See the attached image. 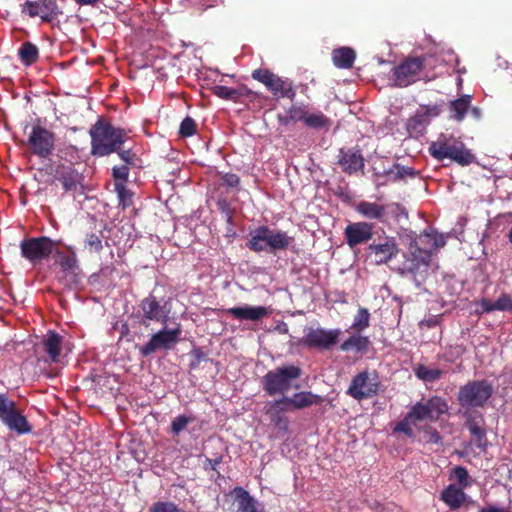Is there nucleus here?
<instances>
[{"mask_svg":"<svg viewBox=\"0 0 512 512\" xmlns=\"http://www.w3.org/2000/svg\"><path fill=\"white\" fill-rule=\"evenodd\" d=\"M439 324V318L436 316H432L428 319H424L420 322V327L432 328Z\"/></svg>","mask_w":512,"mask_h":512,"instance_id":"56","label":"nucleus"},{"mask_svg":"<svg viewBox=\"0 0 512 512\" xmlns=\"http://www.w3.org/2000/svg\"><path fill=\"white\" fill-rule=\"evenodd\" d=\"M226 314L232 316L234 319L243 321L257 322L269 315V310L264 306H249L232 307L226 309Z\"/></svg>","mask_w":512,"mask_h":512,"instance_id":"22","label":"nucleus"},{"mask_svg":"<svg viewBox=\"0 0 512 512\" xmlns=\"http://www.w3.org/2000/svg\"><path fill=\"white\" fill-rule=\"evenodd\" d=\"M55 179L61 183L65 192H78L83 189L84 177L72 164L57 166Z\"/></svg>","mask_w":512,"mask_h":512,"instance_id":"17","label":"nucleus"},{"mask_svg":"<svg viewBox=\"0 0 512 512\" xmlns=\"http://www.w3.org/2000/svg\"><path fill=\"white\" fill-rule=\"evenodd\" d=\"M447 410L446 401L440 397H432L426 402H417L409 409L406 416L395 425L393 432L403 433L408 438H414L412 426L417 427L418 423L424 420L437 421Z\"/></svg>","mask_w":512,"mask_h":512,"instance_id":"1","label":"nucleus"},{"mask_svg":"<svg viewBox=\"0 0 512 512\" xmlns=\"http://www.w3.org/2000/svg\"><path fill=\"white\" fill-rule=\"evenodd\" d=\"M114 153H117L120 159L124 161V165L129 167L136 165V161L138 160L137 155L130 148L123 149V146H121L118 151H115Z\"/></svg>","mask_w":512,"mask_h":512,"instance_id":"49","label":"nucleus"},{"mask_svg":"<svg viewBox=\"0 0 512 512\" xmlns=\"http://www.w3.org/2000/svg\"><path fill=\"white\" fill-rule=\"evenodd\" d=\"M45 7L40 2L26 1L23 6V12L27 13L31 17L41 16L44 20H48L43 15Z\"/></svg>","mask_w":512,"mask_h":512,"instance_id":"47","label":"nucleus"},{"mask_svg":"<svg viewBox=\"0 0 512 512\" xmlns=\"http://www.w3.org/2000/svg\"><path fill=\"white\" fill-rule=\"evenodd\" d=\"M304 124L316 130L328 131L331 127L332 121L329 117L324 115L322 112L308 113L306 114Z\"/></svg>","mask_w":512,"mask_h":512,"instance_id":"35","label":"nucleus"},{"mask_svg":"<svg viewBox=\"0 0 512 512\" xmlns=\"http://www.w3.org/2000/svg\"><path fill=\"white\" fill-rule=\"evenodd\" d=\"M368 257L377 265L387 264L399 253L395 237L383 236L375 239L367 247Z\"/></svg>","mask_w":512,"mask_h":512,"instance_id":"13","label":"nucleus"},{"mask_svg":"<svg viewBox=\"0 0 512 512\" xmlns=\"http://www.w3.org/2000/svg\"><path fill=\"white\" fill-rule=\"evenodd\" d=\"M471 101L472 97L470 95H463L460 98L451 101L449 106L452 113L451 117L457 122H461L471 108Z\"/></svg>","mask_w":512,"mask_h":512,"instance_id":"34","label":"nucleus"},{"mask_svg":"<svg viewBox=\"0 0 512 512\" xmlns=\"http://www.w3.org/2000/svg\"><path fill=\"white\" fill-rule=\"evenodd\" d=\"M283 402L288 405L290 411L301 410L313 405H321L324 398L320 395L314 394L311 391H301L295 393L293 396H283Z\"/></svg>","mask_w":512,"mask_h":512,"instance_id":"21","label":"nucleus"},{"mask_svg":"<svg viewBox=\"0 0 512 512\" xmlns=\"http://www.w3.org/2000/svg\"><path fill=\"white\" fill-rule=\"evenodd\" d=\"M346 243L350 248L367 243L373 236V224L369 222H354L344 230Z\"/></svg>","mask_w":512,"mask_h":512,"instance_id":"18","label":"nucleus"},{"mask_svg":"<svg viewBox=\"0 0 512 512\" xmlns=\"http://www.w3.org/2000/svg\"><path fill=\"white\" fill-rule=\"evenodd\" d=\"M277 119L281 125L288 126L290 123L294 122L293 119H290V114L286 112V114H278Z\"/></svg>","mask_w":512,"mask_h":512,"instance_id":"58","label":"nucleus"},{"mask_svg":"<svg viewBox=\"0 0 512 512\" xmlns=\"http://www.w3.org/2000/svg\"><path fill=\"white\" fill-rule=\"evenodd\" d=\"M267 88L276 96L282 98L293 99L296 95V92L292 86V83L286 82L282 80L278 75H275L273 80H271L270 84Z\"/></svg>","mask_w":512,"mask_h":512,"instance_id":"33","label":"nucleus"},{"mask_svg":"<svg viewBox=\"0 0 512 512\" xmlns=\"http://www.w3.org/2000/svg\"><path fill=\"white\" fill-rule=\"evenodd\" d=\"M223 183L228 187H238L240 184V178L234 173H226L222 177Z\"/></svg>","mask_w":512,"mask_h":512,"instance_id":"54","label":"nucleus"},{"mask_svg":"<svg viewBox=\"0 0 512 512\" xmlns=\"http://www.w3.org/2000/svg\"><path fill=\"white\" fill-rule=\"evenodd\" d=\"M380 387L378 373L375 370H364L352 378L346 393L355 400L361 401L376 396Z\"/></svg>","mask_w":512,"mask_h":512,"instance_id":"8","label":"nucleus"},{"mask_svg":"<svg viewBox=\"0 0 512 512\" xmlns=\"http://www.w3.org/2000/svg\"><path fill=\"white\" fill-rule=\"evenodd\" d=\"M369 345V337L362 336L360 333L355 332L340 345V350L343 352H365L368 349Z\"/></svg>","mask_w":512,"mask_h":512,"instance_id":"32","label":"nucleus"},{"mask_svg":"<svg viewBox=\"0 0 512 512\" xmlns=\"http://www.w3.org/2000/svg\"><path fill=\"white\" fill-rule=\"evenodd\" d=\"M235 493L238 502L237 512H258L257 502L255 499L243 488H235Z\"/></svg>","mask_w":512,"mask_h":512,"instance_id":"36","label":"nucleus"},{"mask_svg":"<svg viewBox=\"0 0 512 512\" xmlns=\"http://www.w3.org/2000/svg\"><path fill=\"white\" fill-rule=\"evenodd\" d=\"M445 244V237L437 232H424L413 239V249L415 251L420 248L425 249L430 257L434 250L445 246Z\"/></svg>","mask_w":512,"mask_h":512,"instance_id":"23","label":"nucleus"},{"mask_svg":"<svg viewBox=\"0 0 512 512\" xmlns=\"http://www.w3.org/2000/svg\"><path fill=\"white\" fill-rule=\"evenodd\" d=\"M338 165L343 172L352 175L358 171H363L365 160L360 150L342 148L339 150Z\"/></svg>","mask_w":512,"mask_h":512,"instance_id":"20","label":"nucleus"},{"mask_svg":"<svg viewBox=\"0 0 512 512\" xmlns=\"http://www.w3.org/2000/svg\"><path fill=\"white\" fill-rule=\"evenodd\" d=\"M62 341V336L52 330L48 331L43 340L44 351L52 362H57L59 359Z\"/></svg>","mask_w":512,"mask_h":512,"instance_id":"28","label":"nucleus"},{"mask_svg":"<svg viewBox=\"0 0 512 512\" xmlns=\"http://www.w3.org/2000/svg\"><path fill=\"white\" fill-rule=\"evenodd\" d=\"M149 512H185L172 501H156L149 507Z\"/></svg>","mask_w":512,"mask_h":512,"instance_id":"42","label":"nucleus"},{"mask_svg":"<svg viewBox=\"0 0 512 512\" xmlns=\"http://www.w3.org/2000/svg\"><path fill=\"white\" fill-rule=\"evenodd\" d=\"M59 256L60 275L59 282L66 288L72 289L79 285L82 280V271L78 264L75 253L70 255L57 252Z\"/></svg>","mask_w":512,"mask_h":512,"instance_id":"14","label":"nucleus"},{"mask_svg":"<svg viewBox=\"0 0 512 512\" xmlns=\"http://www.w3.org/2000/svg\"><path fill=\"white\" fill-rule=\"evenodd\" d=\"M84 248L89 253L99 254L103 249L101 237L95 233L87 234L84 240Z\"/></svg>","mask_w":512,"mask_h":512,"instance_id":"41","label":"nucleus"},{"mask_svg":"<svg viewBox=\"0 0 512 512\" xmlns=\"http://www.w3.org/2000/svg\"><path fill=\"white\" fill-rule=\"evenodd\" d=\"M0 420L11 431L19 435L28 434L32 426L27 418L17 409L16 403L6 394H0Z\"/></svg>","mask_w":512,"mask_h":512,"instance_id":"9","label":"nucleus"},{"mask_svg":"<svg viewBox=\"0 0 512 512\" xmlns=\"http://www.w3.org/2000/svg\"><path fill=\"white\" fill-rule=\"evenodd\" d=\"M54 134L43 126L35 125L32 127L28 137V145L33 154L41 158H47L54 149Z\"/></svg>","mask_w":512,"mask_h":512,"instance_id":"15","label":"nucleus"},{"mask_svg":"<svg viewBox=\"0 0 512 512\" xmlns=\"http://www.w3.org/2000/svg\"><path fill=\"white\" fill-rule=\"evenodd\" d=\"M197 124L195 120L189 116L185 117L179 127V134L183 138H188L196 133Z\"/></svg>","mask_w":512,"mask_h":512,"instance_id":"45","label":"nucleus"},{"mask_svg":"<svg viewBox=\"0 0 512 512\" xmlns=\"http://www.w3.org/2000/svg\"><path fill=\"white\" fill-rule=\"evenodd\" d=\"M110 275H111V266H105L100 269L99 273L92 275L91 279H95L99 276L108 277Z\"/></svg>","mask_w":512,"mask_h":512,"instance_id":"59","label":"nucleus"},{"mask_svg":"<svg viewBox=\"0 0 512 512\" xmlns=\"http://www.w3.org/2000/svg\"><path fill=\"white\" fill-rule=\"evenodd\" d=\"M301 369L296 365L280 366L267 372L262 378L263 390L269 396L285 394L293 387L292 382L301 376Z\"/></svg>","mask_w":512,"mask_h":512,"instance_id":"4","label":"nucleus"},{"mask_svg":"<svg viewBox=\"0 0 512 512\" xmlns=\"http://www.w3.org/2000/svg\"><path fill=\"white\" fill-rule=\"evenodd\" d=\"M287 112L290 114V119H293L294 122L297 121H303L305 120L307 111L302 106L298 105H291V107L287 110Z\"/></svg>","mask_w":512,"mask_h":512,"instance_id":"51","label":"nucleus"},{"mask_svg":"<svg viewBox=\"0 0 512 512\" xmlns=\"http://www.w3.org/2000/svg\"><path fill=\"white\" fill-rule=\"evenodd\" d=\"M423 432V438L426 443L439 444L442 442V437L439 432L430 425L421 426L418 428Z\"/></svg>","mask_w":512,"mask_h":512,"instance_id":"46","label":"nucleus"},{"mask_svg":"<svg viewBox=\"0 0 512 512\" xmlns=\"http://www.w3.org/2000/svg\"><path fill=\"white\" fill-rule=\"evenodd\" d=\"M112 176L115 182L126 183L129 176V166L122 165L113 167Z\"/></svg>","mask_w":512,"mask_h":512,"instance_id":"50","label":"nucleus"},{"mask_svg":"<svg viewBox=\"0 0 512 512\" xmlns=\"http://www.w3.org/2000/svg\"><path fill=\"white\" fill-rule=\"evenodd\" d=\"M508 239H509V242L512 244V227L509 230Z\"/></svg>","mask_w":512,"mask_h":512,"instance_id":"62","label":"nucleus"},{"mask_svg":"<svg viewBox=\"0 0 512 512\" xmlns=\"http://www.w3.org/2000/svg\"><path fill=\"white\" fill-rule=\"evenodd\" d=\"M294 238L281 230L270 229L262 225L250 232V238L246 243L248 249L260 253L263 251L286 250Z\"/></svg>","mask_w":512,"mask_h":512,"instance_id":"3","label":"nucleus"},{"mask_svg":"<svg viewBox=\"0 0 512 512\" xmlns=\"http://www.w3.org/2000/svg\"><path fill=\"white\" fill-rule=\"evenodd\" d=\"M429 122L430 110L426 108L423 111H418L415 115L409 118L407 122V130L410 135H422Z\"/></svg>","mask_w":512,"mask_h":512,"instance_id":"31","label":"nucleus"},{"mask_svg":"<svg viewBox=\"0 0 512 512\" xmlns=\"http://www.w3.org/2000/svg\"><path fill=\"white\" fill-rule=\"evenodd\" d=\"M222 462V456L216 457L215 459H206L205 468H210L215 471L216 467Z\"/></svg>","mask_w":512,"mask_h":512,"instance_id":"57","label":"nucleus"},{"mask_svg":"<svg viewBox=\"0 0 512 512\" xmlns=\"http://www.w3.org/2000/svg\"><path fill=\"white\" fill-rule=\"evenodd\" d=\"M370 325V312L365 307H359L357 314L354 316L351 329L356 333H361Z\"/></svg>","mask_w":512,"mask_h":512,"instance_id":"39","label":"nucleus"},{"mask_svg":"<svg viewBox=\"0 0 512 512\" xmlns=\"http://www.w3.org/2000/svg\"><path fill=\"white\" fill-rule=\"evenodd\" d=\"M341 330L324 329V328H309L305 336L302 338L301 343L308 347L318 350H330L337 344Z\"/></svg>","mask_w":512,"mask_h":512,"instance_id":"12","label":"nucleus"},{"mask_svg":"<svg viewBox=\"0 0 512 512\" xmlns=\"http://www.w3.org/2000/svg\"><path fill=\"white\" fill-rule=\"evenodd\" d=\"M194 44L192 42H186L184 40H181V47H184V48H189V47H193Z\"/></svg>","mask_w":512,"mask_h":512,"instance_id":"61","label":"nucleus"},{"mask_svg":"<svg viewBox=\"0 0 512 512\" xmlns=\"http://www.w3.org/2000/svg\"><path fill=\"white\" fill-rule=\"evenodd\" d=\"M426 57L409 56L393 68L392 75L397 87H407L415 83L425 67Z\"/></svg>","mask_w":512,"mask_h":512,"instance_id":"11","label":"nucleus"},{"mask_svg":"<svg viewBox=\"0 0 512 512\" xmlns=\"http://www.w3.org/2000/svg\"><path fill=\"white\" fill-rule=\"evenodd\" d=\"M212 93L223 100L237 101L242 95L239 90L223 85L212 87Z\"/></svg>","mask_w":512,"mask_h":512,"instance_id":"40","label":"nucleus"},{"mask_svg":"<svg viewBox=\"0 0 512 512\" xmlns=\"http://www.w3.org/2000/svg\"><path fill=\"white\" fill-rule=\"evenodd\" d=\"M493 387L486 380H474L459 388L457 400L461 407L471 408L483 407L492 396Z\"/></svg>","mask_w":512,"mask_h":512,"instance_id":"7","label":"nucleus"},{"mask_svg":"<svg viewBox=\"0 0 512 512\" xmlns=\"http://www.w3.org/2000/svg\"><path fill=\"white\" fill-rule=\"evenodd\" d=\"M273 72L268 69L259 68L252 72V78L264 84L266 87L270 84L271 80H273L274 76Z\"/></svg>","mask_w":512,"mask_h":512,"instance_id":"48","label":"nucleus"},{"mask_svg":"<svg viewBox=\"0 0 512 512\" xmlns=\"http://www.w3.org/2000/svg\"><path fill=\"white\" fill-rule=\"evenodd\" d=\"M195 420L192 416L179 415L173 419L170 425L171 432L175 435H179L189 423Z\"/></svg>","mask_w":512,"mask_h":512,"instance_id":"44","label":"nucleus"},{"mask_svg":"<svg viewBox=\"0 0 512 512\" xmlns=\"http://www.w3.org/2000/svg\"><path fill=\"white\" fill-rule=\"evenodd\" d=\"M480 309H476L477 314L491 313L493 311L512 312V296L508 293H502L496 301L488 298H482L477 302Z\"/></svg>","mask_w":512,"mask_h":512,"instance_id":"25","label":"nucleus"},{"mask_svg":"<svg viewBox=\"0 0 512 512\" xmlns=\"http://www.w3.org/2000/svg\"><path fill=\"white\" fill-rule=\"evenodd\" d=\"M217 207L221 211V213H223L226 216L227 222L230 223L233 218V211H232L230 204L227 202V200H225V199L218 200Z\"/></svg>","mask_w":512,"mask_h":512,"instance_id":"53","label":"nucleus"},{"mask_svg":"<svg viewBox=\"0 0 512 512\" xmlns=\"http://www.w3.org/2000/svg\"><path fill=\"white\" fill-rule=\"evenodd\" d=\"M451 478L456 480L461 488H467L471 485V479L465 467L456 466L452 470Z\"/></svg>","mask_w":512,"mask_h":512,"instance_id":"43","label":"nucleus"},{"mask_svg":"<svg viewBox=\"0 0 512 512\" xmlns=\"http://www.w3.org/2000/svg\"><path fill=\"white\" fill-rule=\"evenodd\" d=\"M18 56L24 65L30 66L38 61L39 50L36 45L27 41L19 48Z\"/></svg>","mask_w":512,"mask_h":512,"instance_id":"37","label":"nucleus"},{"mask_svg":"<svg viewBox=\"0 0 512 512\" xmlns=\"http://www.w3.org/2000/svg\"><path fill=\"white\" fill-rule=\"evenodd\" d=\"M464 417L465 426L474 439L481 444L483 440H486V430L484 428L485 420L483 415L478 411L466 410Z\"/></svg>","mask_w":512,"mask_h":512,"instance_id":"24","label":"nucleus"},{"mask_svg":"<svg viewBox=\"0 0 512 512\" xmlns=\"http://www.w3.org/2000/svg\"><path fill=\"white\" fill-rule=\"evenodd\" d=\"M264 411L270 422L279 431L286 433L289 428V419L285 413L290 411L288 405L283 402V398L268 401L264 406Z\"/></svg>","mask_w":512,"mask_h":512,"instance_id":"19","label":"nucleus"},{"mask_svg":"<svg viewBox=\"0 0 512 512\" xmlns=\"http://www.w3.org/2000/svg\"><path fill=\"white\" fill-rule=\"evenodd\" d=\"M416 377L424 382H434L441 378L443 371L438 368H429L423 364L414 367Z\"/></svg>","mask_w":512,"mask_h":512,"instance_id":"38","label":"nucleus"},{"mask_svg":"<svg viewBox=\"0 0 512 512\" xmlns=\"http://www.w3.org/2000/svg\"><path fill=\"white\" fill-rule=\"evenodd\" d=\"M140 308L143 312V318L146 320L163 322L167 317L163 307L153 295L144 298L140 303Z\"/></svg>","mask_w":512,"mask_h":512,"instance_id":"26","label":"nucleus"},{"mask_svg":"<svg viewBox=\"0 0 512 512\" xmlns=\"http://www.w3.org/2000/svg\"><path fill=\"white\" fill-rule=\"evenodd\" d=\"M355 210L362 215L363 217L370 220H383L386 214V207L384 205H379L374 202L361 201L359 202Z\"/></svg>","mask_w":512,"mask_h":512,"instance_id":"30","label":"nucleus"},{"mask_svg":"<svg viewBox=\"0 0 512 512\" xmlns=\"http://www.w3.org/2000/svg\"><path fill=\"white\" fill-rule=\"evenodd\" d=\"M394 168L396 169L395 173V180L398 179H405L406 177H415L416 171L411 167L401 166L399 164L394 165Z\"/></svg>","mask_w":512,"mask_h":512,"instance_id":"52","label":"nucleus"},{"mask_svg":"<svg viewBox=\"0 0 512 512\" xmlns=\"http://www.w3.org/2000/svg\"><path fill=\"white\" fill-rule=\"evenodd\" d=\"M91 153L94 156H107L124 145L128 139L127 132L113 126L109 121L99 119L89 130Z\"/></svg>","mask_w":512,"mask_h":512,"instance_id":"2","label":"nucleus"},{"mask_svg":"<svg viewBox=\"0 0 512 512\" xmlns=\"http://www.w3.org/2000/svg\"><path fill=\"white\" fill-rule=\"evenodd\" d=\"M181 329L175 328L171 330L162 329L153 334L150 340L139 348L141 356L148 357L157 350H169L178 342L181 335Z\"/></svg>","mask_w":512,"mask_h":512,"instance_id":"16","label":"nucleus"},{"mask_svg":"<svg viewBox=\"0 0 512 512\" xmlns=\"http://www.w3.org/2000/svg\"><path fill=\"white\" fill-rule=\"evenodd\" d=\"M470 111H471V114L473 115V117L475 119L479 120L481 118V110H480V108L472 107Z\"/></svg>","mask_w":512,"mask_h":512,"instance_id":"60","label":"nucleus"},{"mask_svg":"<svg viewBox=\"0 0 512 512\" xmlns=\"http://www.w3.org/2000/svg\"><path fill=\"white\" fill-rule=\"evenodd\" d=\"M440 499L450 508V510L459 509L466 500V494L463 488L455 484L448 485L440 493Z\"/></svg>","mask_w":512,"mask_h":512,"instance_id":"27","label":"nucleus"},{"mask_svg":"<svg viewBox=\"0 0 512 512\" xmlns=\"http://www.w3.org/2000/svg\"><path fill=\"white\" fill-rule=\"evenodd\" d=\"M413 248V240H411L405 259L398 268V273L410 277L417 286H420L427 277L431 258L425 249L420 248L415 251Z\"/></svg>","mask_w":512,"mask_h":512,"instance_id":"6","label":"nucleus"},{"mask_svg":"<svg viewBox=\"0 0 512 512\" xmlns=\"http://www.w3.org/2000/svg\"><path fill=\"white\" fill-rule=\"evenodd\" d=\"M429 152L438 161L451 159L460 166H468L476 161L475 155L466 148L465 144L455 139H444L433 142Z\"/></svg>","mask_w":512,"mask_h":512,"instance_id":"5","label":"nucleus"},{"mask_svg":"<svg viewBox=\"0 0 512 512\" xmlns=\"http://www.w3.org/2000/svg\"><path fill=\"white\" fill-rule=\"evenodd\" d=\"M356 59L355 51L350 47H340L332 51L333 64L340 69H350Z\"/></svg>","mask_w":512,"mask_h":512,"instance_id":"29","label":"nucleus"},{"mask_svg":"<svg viewBox=\"0 0 512 512\" xmlns=\"http://www.w3.org/2000/svg\"><path fill=\"white\" fill-rule=\"evenodd\" d=\"M114 186H115V191L117 192L118 197L120 198L121 201H124L127 196H130V192L126 187V183L115 182Z\"/></svg>","mask_w":512,"mask_h":512,"instance_id":"55","label":"nucleus"},{"mask_svg":"<svg viewBox=\"0 0 512 512\" xmlns=\"http://www.w3.org/2000/svg\"><path fill=\"white\" fill-rule=\"evenodd\" d=\"M55 242L47 237H31L20 242L21 256L32 264L47 260L54 252Z\"/></svg>","mask_w":512,"mask_h":512,"instance_id":"10","label":"nucleus"}]
</instances>
